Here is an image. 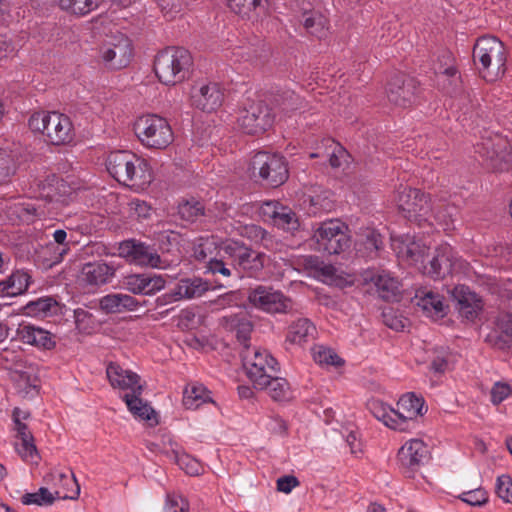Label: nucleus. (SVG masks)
Returning <instances> with one entry per match:
<instances>
[{"label":"nucleus","instance_id":"53","mask_svg":"<svg viewBox=\"0 0 512 512\" xmlns=\"http://www.w3.org/2000/svg\"><path fill=\"white\" fill-rule=\"evenodd\" d=\"M173 456L178 466L188 475L198 476L203 473L204 468L202 464L190 455L185 453L178 454L177 452L173 451Z\"/></svg>","mask_w":512,"mask_h":512},{"label":"nucleus","instance_id":"21","mask_svg":"<svg viewBox=\"0 0 512 512\" xmlns=\"http://www.w3.org/2000/svg\"><path fill=\"white\" fill-rule=\"evenodd\" d=\"M398 458L401 465L406 468L407 477H412L413 473L428 458V449L422 440L412 439L406 442L398 452Z\"/></svg>","mask_w":512,"mask_h":512},{"label":"nucleus","instance_id":"43","mask_svg":"<svg viewBox=\"0 0 512 512\" xmlns=\"http://www.w3.org/2000/svg\"><path fill=\"white\" fill-rule=\"evenodd\" d=\"M178 215L181 220L194 223L205 216V209L195 198L184 199L178 205Z\"/></svg>","mask_w":512,"mask_h":512},{"label":"nucleus","instance_id":"9","mask_svg":"<svg viewBox=\"0 0 512 512\" xmlns=\"http://www.w3.org/2000/svg\"><path fill=\"white\" fill-rule=\"evenodd\" d=\"M396 193L398 211L404 219L417 224H432L428 219L431 212L430 199L425 193L406 185H400Z\"/></svg>","mask_w":512,"mask_h":512},{"label":"nucleus","instance_id":"27","mask_svg":"<svg viewBox=\"0 0 512 512\" xmlns=\"http://www.w3.org/2000/svg\"><path fill=\"white\" fill-rule=\"evenodd\" d=\"M258 215L261 221L273 224H291L292 222H299L296 213L288 206L281 204L278 201H267L260 205Z\"/></svg>","mask_w":512,"mask_h":512},{"label":"nucleus","instance_id":"26","mask_svg":"<svg viewBox=\"0 0 512 512\" xmlns=\"http://www.w3.org/2000/svg\"><path fill=\"white\" fill-rule=\"evenodd\" d=\"M20 164V149L15 143L0 144V186L11 182Z\"/></svg>","mask_w":512,"mask_h":512},{"label":"nucleus","instance_id":"6","mask_svg":"<svg viewBox=\"0 0 512 512\" xmlns=\"http://www.w3.org/2000/svg\"><path fill=\"white\" fill-rule=\"evenodd\" d=\"M134 131L140 143L149 149H166L174 140V133L168 120L157 114L138 117Z\"/></svg>","mask_w":512,"mask_h":512},{"label":"nucleus","instance_id":"22","mask_svg":"<svg viewBox=\"0 0 512 512\" xmlns=\"http://www.w3.org/2000/svg\"><path fill=\"white\" fill-rule=\"evenodd\" d=\"M165 284V279L155 274H130L123 279V287L135 295H154L164 289Z\"/></svg>","mask_w":512,"mask_h":512},{"label":"nucleus","instance_id":"58","mask_svg":"<svg viewBox=\"0 0 512 512\" xmlns=\"http://www.w3.org/2000/svg\"><path fill=\"white\" fill-rule=\"evenodd\" d=\"M165 512H189V502L182 495L179 494H168L166 499V505L164 507Z\"/></svg>","mask_w":512,"mask_h":512},{"label":"nucleus","instance_id":"63","mask_svg":"<svg viewBox=\"0 0 512 512\" xmlns=\"http://www.w3.org/2000/svg\"><path fill=\"white\" fill-rule=\"evenodd\" d=\"M206 272L211 273L213 275L220 274L223 277L231 276V269L227 266V264L222 259H217L215 257H210L205 265Z\"/></svg>","mask_w":512,"mask_h":512},{"label":"nucleus","instance_id":"60","mask_svg":"<svg viewBox=\"0 0 512 512\" xmlns=\"http://www.w3.org/2000/svg\"><path fill=\"white\" fill-rule=\"evenodd\" d=\"M158 6L163 14V16L172 20L176 17L178 13H180L183 9L182 0H157Z\"/></svg>","mask_w":512,"mask_h":512},{"label":"nucleus","instance_id":"54","mask_svg":"<svg viewBox=\"0 0 512 512\" xmlns=\"http://www.w3.org/2000/svg\"><path fill=\"white\" fill-rule=\"evenodd\" d=\"M154 209L145 201L133 200L129 203V217L134 221L151 220Z\"/></svg>","mask_w":512,"mask_h":512},{"label":"nucleus","instance_id":"55","mask_svg":"<svg viewBox=\"0 0 512 512\" xmlns=\"http://www.w3.org/2000/svg\"><path fill=\"white\" fill-rule=\"evenodd\" d=\"M402 241L406 246V254L408 257L414 261H423L429 248L422 240H416L414 236L406 235L405 239Z\"/></svg>","mask_w":512,"mask_h":512},{"label":"nucleus","instance_id":"5","mask_svg":"<svg viewBox=\"0 0 512 512\" xmlns=\"http://www.w3.org/2000/svg\"><path fill=\"white\" fill-rule=\"evenodd\" d=\"M191 65L192 57L188 50L168 47L157 54L154 71L161 83L175 85L186 79Z\"/></svg>","mask_w":512,"mask_h":512},{"label":"nucleus","instance_id":"47","mask_svg":"<svg viewBox=\"0 0 512 512\" xmlns=\"http://www.w3.org/2000/svg\"><path fill=\"white\" fill-rule=\"evenodd\" d=\"M367 407L376 419L383 422V424L390 429L396 430L394 408L378 399L369 400L367 402Z\"/></svg>","mask_w":512,"mask_h":512},{"label":"nucleus","instance_id":"61","mask_svg":"<svg viewBox=\"0 0 512 512\" xmlns=\"http://www.w3.org/2000/svg\"><path fill=\"white\" fill-rule=\"evenodd\" d=\"M460 499L472 506H481L488 501L487 492L484 489L478 488L471 491L463 492Z\"/></svg>","mask_w":512,"mask_h":512},{"label":"nucleus","instance_id":"13","mask_svg":"<svg viewBox=\"0 0 512 512\" xmlns=\"http://www.w3.org/2000/svg\"><path fill=\"white\" fill-rule=\"evenodd\" d=\"M249 303L268 313H286L292 309V301L278 290L258 285L248 292Z\"/></svg>","mask_w":512,"mask_h":512},{"label":"nucleus","instance_id":"40","mask_svg":"<svg viewBox=\"0 0 512 512\" xmlns=\"http://www.w3.org/2000/svg\"><path fill=\"white\" fill-rule=\"evenodd\" d=\"M387 96L390 102L395 105L406 107L412 102L413 92L410 84H405L400 78L388 84Z\"/></svg>","mask_w":512,"mask_h":512},{"label":"nucleus","instance_id":"15","mask_svg":"<svg viewBox=\"0 0 512 512\" xmlns=\"http://www.w3.org/2000/svg\"><path fill=\"white\" fill-rule=\"evenodd\" d=\"M299 208L309 216H317L332 210L333 193L319 185L306 187L299 198Z\"/></svg>","mask_w":512,"mask_h":512},{"label":"nucleus","instance_id":"37","mask_svg":"<svg viewBox=\"0 0 512 512\" xmlns=\"http://www.w3.org/2000/svg\"><path fill=\"white\" fill-rule=\"evenodd\" d=\"M254 388L267 391L274 401H287L291 398L290 385L285 378L272 374L264 381V385H255Z\"/></svg>","mask_w":512,"mask_h":512},{"label":"nucleus","instance_id":"8","mask_svg":"<svg viewBox=\"0 0 512 512\" xmlns=\"http://www.w3.org/2000/svg\"><path fill=\"white\" fill-rule=\"evenodd\" d=\"M274 123L271 109L258 98L247 97L242 102L237 117L239 128L249 135H261Z\"/></svg>","mask_w":512,"mask_h":512},{"label":"nucleus","instance_id":"12","mask_svg":"<svg viewBox=\"0 0 512 512\" xmlns=\"http://www.w3.org/2000/svg\"><path fill=\"white\" fill-rule=\"evenodd\" d=\"M133 56L130 39L122 33L109 36L100 47V59L111 70L127 67Z\"/></svg>","mask_w":512,"mask_h":512},{"label":"nucleus","instance_id":"50","mask_svg":"<svg viewBox=\"0 0 512 512\" xmlns=\"http://www.w3.org/2000/svg\"><path fill=\"white\" fill-rule=\"evenodd\" d=\"M456 106L461 112L459 119L464 122L472 119L474 115H478L476 109L478 107L477 99H474L470 92H464L457 100Z\"/></svg>","mask_w":512,"mask_h":512},{"label":"nucleus","instance_id":"14","mask_svg":"<svg viewBox=\"0 0 512 512\" xmlns=\"http://www.w3.org/2000/svg\"><path fill=\"white\" fill-rule=\"evenodd\" d=\"M224 89L217 82H198L190 92L191 105L203 112H213L224 102Z\"/></svg>","mask_w":512,"mask_h":512},{"label":"nucleus","instance_id":"31","mask_svg":"<svg viewBox=\"0 0 512 512\" xmlns=\"http://www.w3.org/2000/svg\"><path fill=\"white\" fill-rule=\"evenodd\" d=\"M72 481L76 486L74 495H60L58 491L54 494L51 493L47 488L41 487L37 492L26 493L22 496L21 501L25 505L36 504L39 506H49L53 504L55 499H71L76 500L80 494V486L74 474H72Z\"/></svg>","mask_w":512,"mask_h":512},{"label":"nucleus","instance_id":"44","mask_svg":"<svg viewBox=\"0 0 512 512\" xmlns=\"http://www.w3.org/2000/svg\"><path fill=\"white\" fill-rule=\"evenodd\" d=\"M59 7L76 16H86L96 10L101 0H57Z\"/></svg>","mask_w":512,"mask_h":512},{"label":"nucleus","instance_id":"3","mask_svg":"<svg viewBox=\"0 0 512 512\" xmlns=\"http://www.w3.org/2000/svg\"><path fill=\"white\" fill-rule=\"evenodd\" d=\"M473 61L485 81H497L506 72V48L496 37H480L473 48Z\"/></svg>","mask_w":512,"mask_h":512},{"label":"nucleus","instance_id":"64","mask_svg":"<svg viewBox=\"0 0 512 512\" xmlns=\"http://www.w3.org/2000/svg\"><path fill=\"white\" fill-rule=\"evenodd\" d=\"M512 393V387L508 383L497 382L491 390V401L493 404H499Z\"/></svg>","mask_w":512,"mask_h":512},{"label":"nucleus","instance_id":"23","mask_svg":"<svg viewBox=\"0 0 512 512\" xmlns=\"http://www.w3.org/2000/svg\"><path fill=\"white\" fill-rule=\"evenodd\" d=\"M108 380L113 388L130 390V393H142L140 376L131 370L122 368L116 362H110L106 368Z\"/></svg>","mask_w":512,"mask_h":512},{"label":"nucleus","instance_id":"41","mask_svg":"<svg viewBox=\"0 0 512 512\" xmlns=\"http://www.w3.org/2000/svg\"><path fill=\"white\" fill-rule=\"evenodd\" d=\"M315 326L309 319L302 318L293 322L288 330L287 340L291 343L301 344L314 336Z\"/></svg>","mask_w":512,"mask_h":512},{"label":"nucleus","instance_id":"1","mask_svg":"<svg viewBox=\"0 0 512 512\" xmlns=\"http://www.w3.org/2000/svg\"><path fill=\"white\" fill-rule=\"evenodd\" d=\"M39 200L6 203L2 208L8 224H33L37 221L55 219L64 222L59 209L67 206L75 198L74 189L55 174L35 182Z\"/></svg>","mask_w":512,"mask_h":512},{"label":"nucleus","instance_id":"28","mask_svg":"<svg viewBox=\"0 0 512 512\" xmlns=\"http://www.w3.org/2000/svg\"><path fill=\"white\" fill-rule=\"evenodd\" d=\"M16 335L24 344L38 348L50 350L56 345L54 337L50 332L28 323L19 324Z\"/></svg>","mask_w":512,"mask_h":512},{"label":"nucleus","instance_id":"62","mask_svg":"<svg viewBox=\"0 0 512 512\" xmlns=\"http://www.w3.org/2000/svg\"><path fill=\"white\" fill-rule=\"evenodd\" d=\"M497 495L507 503H512V479L507 475L499 476L496 485Z\"/></svg>","mask_w":512,"mask_h":512},{"label":"nucleus","instance_id":"36","mask_svg":"<svg viewBox=\"0 0 512 512\" xmlns=\"http://www.w3.org/2000/svg\"><path fill=\"white\" fill-rule=\"evenodd\" d=\"M451 247L442 245L436 249V254L429 262V267H425L426 272L433 278H442L449 273L452 267Z\"/></svg>","mask_w":512,"mask_h":512},{"label":"nucleus","instance_id":"35","mask_svg":"<svg viewBox=\"0 0 512 512\" xmlns=\"http://www.w3.org/2000/svg\"><path fill=\"white\" fill-rule=\"evenodd\" d=\"M30 275L22 270L14 271L0 281V295L14 297L23 294L30 284Z\"/></svg>","mask_w":512,"mask_h":512},{"label":"nucleus","instance_id":"7","mask_svg":"<svg viewBox=\"0 0 512 512\" xmlns=\"http://www.w3.org/2000/svg\"><path fill=\"white\" fill-rule=\"evenodd\" d=\"M475 152L493 171L506 170L512 163L510 143L505 136L499 133L486 131L475 145Z\"/></svg>","mask_w":512,"mask_h":512},{"label":"nucleus","instance_id":"29","mask_svg":"<svg viewBox=\"0 0 512 512\" xmlns=\"http://www.w3.org/2000/svg\"><path fill=\"white\" fill-rule=\"evenodd\" d=\"M116 268L104 262H89L81 270L82 280L90 286L98 287L111 281Z\"/></svg>","mask_w":512,"mask_h":512},{"label":"nucleus","instance_id":"17","mask_svg":"<svg viewBox=\"0 0 512 512\" xmlns=\"http://www.w3.org/2000/svg\"><path fill=\"white\" fill-rule=\"evenodd\" d=\"M426 411L423 398L417 397L414 393L403 395L394 408L396 430H408L416 418L422 416Z\"/></svg>","mask_w":512,"mask_h":512},{"label":"nucleus","instance_id":"25","mask_svg":"<svg viewBox=\"0 0 512 512\" xmlns=\"http://www.w3.org/2000/svg\"><path fill=\"white\" fill-rule=\"evenodd\" d=\"M451 295L461 316L468 320H473L478 316L482 309V301L469 287L457 285L451 291Z\"/></svg>","mask_w":512,"mask_h":512},{"label":"nucleus","instance_id":"51","mask_svg":"<svg viewBox=\"0 0 512 512\" xmlns=\"http://www.w3.org/2000/svg\"><path fill=\"white\" fill-rule=\"evenodd\" d=\"M358 242L368 251L367 256L369 257H374L382 245L381 235L368 226L365 227Z\"/></svg>","mask_w":512,"mask_h":512},{"label":"nucleus","instance_id":"16","mask_svg":"<svg viewBox=\"0 0 512 512\" xmlns=\"http://www.w3.org/2000/svg\"><path fill=\"white\" fill-rule=\"evenodd\" d=\"M10 377L17 393L23 398H33L39 392V377L33 364L19 360L10 368Z\"/></svg>","mask_w":512,"mask_h":512},{"label":"nucleus","instance_id":"20","mask_svg":"<svg viewBox=\"0 0 512 512\" xmlns=\"http://www.w3.org/2000/svg\"><path fill=\"white\" fill-rule=\"evenodd\" d=\"M348 226H336L334 228L319 226L314 237L323 249L329 254H339L350 245V239L346 234Z\"/></svg>","mask_w":512,"mask_h":512},{"label":"nucleus","instance_id":"34","mask_svg":"<svg viewBox=\"0 0 512 512\" xmlns=\"http://www.w3.org/2000/svg\"><path fill=\"white\" fill-rule=\"evenodd\" d=\"M142 393H126L123 400L134 417L149 421L151 425L158 423L154 409L141 398Z\"/></svg>","mask_w":512,"mask_h":512},{"label":"nucleus","instance_id":"19","mask_svg":"<svg viewBox=\"0 0 512 512\" xmlns=\"http://www.w3.org/2000/svg\"><path fill=\"white\" fill-rule=\"evenodd\" d=\"M118 254L131 263L141 266L159 267L161 262L160 256L152 249L133 240L121 242L118 247Z\"/></svg>","mask_w":512,"mask_h":512},{"label":"nucleus","instance_id":"10","mask_svg":"<svg viewBox=\"0 0 512 512\" xmlns=\"http://www.w3.org/2000/svg\"><path fill=\"white\" fill-rule=\"evenodd\" d=\"M251 172L272 187H278L288 179L285 158L277 153L257 152L251 160Z\"/></svg>","mask_w":512,"mask_h":512},{"label":"nucleus","instance_id":"4","mask_svg":"<svg viewBox=\"0 0 512 512\" xmlns=\"http://www.w3.org/2000/svg\"><path fill=\"white\" fill-rule=\"evenodd\" d=\"M29 128L40 133L51 145H66L73 141L75 130L71 119L57 111L34 112L28 120Z\"/></svg>","mask_w":512,"mask_h":512},{"label":"nucleus","instance_id":"24","mask_svg":"<svg viewBox=\"0 0 512 512\" xmlns=\"http://www.w3.org/2000/svg\"><path fill=\"white\" fill-rule=\"evenodd\" d=\"M364 279L374 284L379 297L383 300L392 302L399 300L401 284L389 272H367Z\"/></svg>","mask_w":512,"mask_h":512},{"label":"nucleus","instance_id":"39","mask_svg":"<svg viewBox=\"0 0 512 512\" xmlns=\"http://www.w3.org/2000/svg\"><path fill=\"white\" fill-rule=\"evenodd\" d=\"M273 104L284 113L301 110L304 107V100L294 91L279 90L273 97Z\"/></svg>","mask_w":512,"mask_h":512},{"label":"nucleus","instance_id":"45","mask_svg":"<svg viewBox=\"0 0 512 512\" xmlns=\"http://www.w3.org/2000/svg\"><path fill=\"white\" fill-rule=\"evenodd\" d=\"M428 359L430 371L435 374H444L449 368L451 353L447 347H434L428 351Z\"/></svg>","mask_w":512,"mask_h":512},{"label":"nucleus","instance_id":"38","mask_svg":"<svg viewBox=\"0 0 512 512\" xmlns=\"http://www.w3.org/2000/svg\"><path fill=\"white\" fill-rule=\"evenodd\" d=\"M222 324L227 330L236 332L237 339L244 345V348L249 347L246 342L252 331V325L244 315L225 316L222 319Z\"/></svg>","mask_w":512,"mask_h":512},{"label":"nucleus","instance_id":"11","mask_svg":"<svg viewBox=\"0 0 512 512\" xmlns=\"http://www.w3.org/2000/svg\"><path fill=\"white\" fill-rule=\"evenodd\" d=\"M243 367L253 385H264L267 377L277 374L278 362L265 350L245 347L241 352Z\"/></svg>","mask_w":512,"mask_h":512},{"label":"nucleus","instance_id":"18","mask_svg":"<svg viewBox=\"0 0 512 512\" xmlns=\"http://www.w3.org/2000/svg\"><path fill=\"white\" fill-rule=\"evenodd\" d=\"M222 250L243 270L258 272L264 267V255L254 252L242 243L228 242L223 246Z\"/></svg>","mask_w":512,"mask_h":512},{"label":"nucleus","instance_id":"48","mask_svg":"<svg viewBox=\"0 0 512 512\" xmlns=\"http://www.w3.org/2000/svg\"><path fill=\"white\" fill-rule=\"evenodd\" d=\"M305 264L313 269L324 282H333L336 278L337 269L331 264L324 263L317 256L306 257Z\"/></svg>","mask_w":512,"mask_h":512},{"label":"nucleus","instance_id":"2","mask_svg":"<svg viewBox=\"0 0 512 512\" xmlns=\"http://www.w3.org/2000/svg\"><path fill=\"white\" fill-rule=\"evenodd\" d=\"M106 169L118 183L135 191L145 190L153 180L147 160L126 150L109 153Z\"/></svg>","mask_w":512,"mask_h":512},{"label":"nucleus","instance_id":"49","mask_svg":"<svg viewBox=\"0 0 512 512\" xmlns=\"http://www.w3.org/2000/svg\"><path fill=\"white\" fill-rule=\"evenodd\" d=\"M314 361L321 366H341L344 361L334 350L324 346H316L312 350Z\"/></svg>","mask_w":512,"mask_h":512},{"label":"nucleus","instance_id":"59","mask_svg":"<svg viewBox=\"0 0 512 512\" xmlns=\"http://www.w3.org/2000/svg\"><path fill=\"white\" fill-rule=\"evenodd\" d=\"M100 309L109 313H121L120 293H113L103 296L99 301Z\"/></svg>","mask_w":512,"mask_h":512},{"label":"nucleus","instance_id":"52","mask_svg":"<svg viewBox=\"0 0 512 512\" xmlns=\"http://www.w3.org/2000/svg\"><path fill=\"white\" fill-rule=\"evenodd\" d=\"M326 147L329 150L327 157L329 158V163L333 168H339L344 163L348 162L349 155L345 148L339 143H336L334 140L327 139Z\"/></svg>","mask_w":512,"mask_h":512},{"label":"nucleus","instance_id":"32","mask_svg":"<svg viewBox=\"0 0 512 512\" xmlns=\"http://www.w3.org/2000/svg\"><path fill=\"white\" fill-rule=\"evenodd\" d=\"M229 8L243 19L256 21L265 14L266 0H227Z\"/></svg>","mask_w":512,"mask_h":512},{"label":"nucleus","instance_id":"42","mask_svg":"<svg viewBox=\"0 0 512 512\" xmlns=\"http://www.w3.org/2000/svg\"><path fill=\"white\" fill-rule=\"evenodd\" d=\"M301 23L306 32L321 38L325 35L327 19L318 11H306L302 14Z\"/></svg>","mask_w":512,"mask_h":512},{"label":"nucleus","instance_id":"46","mask_svg":"<svg viewBox=\"0 0 512 512\" xmlns=\"http://www.w3.org/2000/svg\"><path fill=\"white\" fill-rule=\"evenodd\" d=\"M210 400L206 388L200 384L188 385L183 392V405L187 409H197L200 405Z\"/></svg>","mask_w":512,"mask_h":512},{"label":"nucleus","instance_id":"57","mask_svg":"<svg viewBox=\"0 0 512 512\" xmlns=\"http://www.w3.org/2000/svg\"><path fill=\"white\" fill-rule=\"evenodd\" d=\"M20 443L16 444V449L19 455L24 460L34 461V459L38 458V451L36 445L34 443V437L28 436L27 438L22 437L19 439Z\"/></svg>","mask_w":512,"mask_h":512},{"label":"nucleus","instance_id":"30","mask_svg":"<svg viewBox=\"0 0 512 512\" xmlns=\"http://www.w3.org/2000/svg\"><path fill=\"white\" fill-rule=\"evenodd\" d=\"M412 301L429 317L439 318L445 315L442 297L431 290H418Z\"/></svg>","mask_w":512,"mask_h":512},{"label":"nucleus","instance_id":"56","mask_svg":"<svg viewBox=\"0 0 512 512\" xmlns=\"http://www.w3.org/2000/svg\"><path fill=\"white\" fill-rule=\"evenodd\" d=\"M57 307V302L52 297H43L35 301L29 302L25 306L27 314L33 316H42L51 312L53 308Z\"/></svg>","mask_w":512,"mask_h":512},{"label":"nucleus","instance_id":"33","mask_svg":"<svg viewBox=\"0 0 512 512\" xmlns=\"http://www.w3.org/2000/svg\"><path fill=\"white\" fill-rule=\"evenodd\" d=\"M210 289V284L198 277L181 279L173 290V295L179 299H192L201 297Z\"/></svg>","mask_w":512,"mask_h":512}]
</instances>
